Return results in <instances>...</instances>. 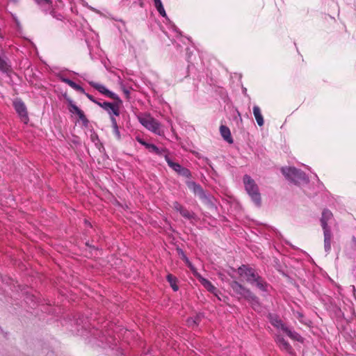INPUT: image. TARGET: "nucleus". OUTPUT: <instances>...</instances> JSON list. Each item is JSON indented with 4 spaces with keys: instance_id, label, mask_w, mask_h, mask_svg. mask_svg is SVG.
<instances>
[{
    "instance_id": "obj_1",
    "label": "nucleus",
    "mask_w": 356,
    "mask_h": 356,
    "mask_svg": "<svg viewBox=\"0 0 356 356\" xmlns=\"http://www.w3.org/2000/svg\"><path fill=\"white\" fill-rule=\"evenodd\" d=\"M238 273L248 283L255 285L262 291H267L268 283L258 274L255 269L248 266L243 265L238 268Z\"/></svg>"
},
{
    "instance_id": "obj_2",
    "label": "nucleus",
    "mask_w": 356,
    "mask_h": 356,
    "mask_svg": "<svg viewBox=\"0 0 356 356\" xmlns=\"http://www.w3.org/2000/svg\"><path fill=\"white\" fill-rule=\"evenodd\" d=\"M229 284L238 299L244 298L251 303L257 304L259 302L258 298L250 291V289L240 284L238 282L232 281Z\"/></svg>"
},
{
    "instance_id": "obj_3",
    "label": "nucleus",
    "mask_w": 356,
    "mask_h": 356,
    "mask_svg": "<svg viewBox=\"0 0 356 356\" xmlns=\"http://www.w3.org/2000/svg\"><path fill=\"white\" fill-rule=\"evenodd\" d=\"M243 183L245 191L251 197L254 204L259 207L261 203V194L259 191L258 186L255 181L248 175L243 177Z\"/></svg>"
},
{
    "instance_id": "obj_4",
    "label": "nucleus",
    "mask_w": 356,
    "mask_h": 356,
    "mask_svg": "<svg viewBox=\"0 0 356 356\" xmlns=\"http://www.w3.org/2000/svg\"><path fill=\"white\" fill-rule=\"evenodd\" d=\"M138 119L143 126L152 132L159 136L163 134V131L161 129L160 123L149 114L145 113L139 115Z\"/></svg>"
},
{
    "instance_id": "obj_5",
    "label": "nucleus",
    "mask_w": 356,
    "mask_h": 356,
    "mask_svg": "<svg viewBox=\"0 0 356 356\" xmlns=\"http://www.w3.org/2000/svg\"><path fill=\"white\" fill-rule=\"evenodd\" d=\"M282 172L286 178L294 182L305 181L306 179L305 174L296 168H282Z\"/></svg>"
},
{
    "instance_id": "obj_6",
    "label": "nucleus",
    "mask_w": 356,
    "mask_h": 356,
    "mask_svg": "<svg viewBox=\"0 0 356 356\" xmlns=\"http://www.w3.org/2000/svg\"><path fill=\"white\" fill-rule=\"evenodd\" d=\"M89 83L92 88L98 90L100 93L103 94L104 95L118 102L120 104L122 103V101L119 98V97L114 92L108 90L104 86L93 81H90Z\"/></svg>"
},
{
    "instance_id": "obj_7",
    "label": "nucleus",
    "mask_w": 356,
    "mask_h": 356,
    "mask_svg": "<svg viewBox=\"0 0 356 356\" xmlns=\"http://www.w3.org/2000/svg\"><path fill=\"white\" fill-rule=\"evenodd\" d=\"M165 159L166 162L168 163V165L172 168L175 172H177L179 175H181L184 177H191V172L188 169L182 167L181 165H179L177 163H175L172 161H171L168 155H165Z\"/></svg>"
},
{
    "instance_id": "obj_8",
    "label": "nucleus",
    "mask_w": 356,
    "mask_h": 356,
    "mask_svg": "<svg viewBox=\"0 0 356 356\" xmlns=\"http://www.w3.org/2000/svg\"><path fill=\"white\" fill-rule=\"evenodd\" d=\"M14 107L22 121L26 124L29 122V116L24 103L22 101H15L14 102Z\"/></svg>"
},
{
    "instance_id": "obj_9",
    "label": "nucleus",
    "mask_w": 356,
    "mask_h": 356,
    "mask_svg": "<svg viewBox=\"0 0 356 356\" xmlns=\"http://www.w3.org/2000/svg\"><path fill=\"white\" fill-rule=\"evenodd\" d=\"M187 186L188 188L193 192L195 195L197 196L202 200L207 199L205 193L200 185L197 184L193 181H189L187 183Z\"/></svg>"
},
{
    "instance_id": "obj_10",
    "label": "nucleus",
    "mask_w": 356,
    "mask_h": 356,
    "mask_svg": "<svg viewBox=\"0 0 356 356\" xmlns=\"http://www.w3.org/2000/svg\"><path fill=\"white\" fill-rule=\"evenodd\" d=\"M275 342L282 350H284L289 353L292 352L293 348L291 346L282 335L277 334L276 336Z\"/></svg>"
},
{
    "instance_id": "obj_11",
    "label": "nucleus",
    "mask_w": 356,
    "mask_h": 356,
    "mask_svg": "<svg viewBox=\"0 0 356 356\" xmlns=\"http://www.w3.org/2000/svg\"><path fill=\"white\" fill-rule=\"evenodd\" d=\"M333 218L332 213L328 209H324L322 212V216L321 218V223L323 231L330 230L327 222Z\"/></svg>"
},
{
    "instance_id": "obj_12",
    "label": "nucleus",
    "mask_w": 356,
    "mask_h": 356,
    "mask_svg": "<svg viewBox=\"0 0 356 356\" xmlns=\"http://www.w3.org/2000/svg\"><path fill=\"white\" fill-rule=\"evenodd\" d=\"M97 104L104 110L107 111L110 114L112 113L116 116L120 115L118 106L112 103L104 102L103 103H97Z\"/></svg>"
},
{
    "instance_id": "obj_13",
    "label": "nucleus",
    "mask_w": 356,
    "mask_h": 356,
    "mask_svg": "<svg viewBox=\"0 0 356 356\" xmlns=\"http://www.w3.org/2000/svg\"><path fill=\"white\" fill-rule=\"evenodd\" d=\"M270 322L273 326L277 329L282 330L283 332L287 327L286 325L283 323L282 320L277 316H270Z\"/></svg>"
},
{
    "instance_id": "obj_14",
    "label": "nucleus",
    "mask_w": 356,
    "mask_h": 356,
    "mask_svg": "<svg viewBox=\"0 0 356 356\" xmlns=\"http://www.w3.org/2000/svg\"><path fill=\"white\" fill-rule=\"evenodd\" d=\"M220 131L222 137L224 138L225 140H226L227 143L230 144L233 143V139L231 136V132L227 127L225 125H221L220 127Z\"/></svg>"
},
{
    "instance_id": "obj_15",
    "label": "nucleus",
    "mask_w": 356,
    "mask_h": 356,
    "mask_svg": "<svg viewBox=\"0 0 356 356\" xmlns=\"http://www.w3.org/2000/svg\"><path fill=\"white\" fill-rule=\"evenodd\" d=\"M253 114L259 127H262L264 124V120L260 108L258 106L253 107Z\"/></svg>"
},
{
    "instance_id": "obj_16",
    "label": "nucleus",
    "mask_w": 356,
    "mask_h": 356,
    "mask_svg": "<svg viewBox=\"0 0 356 356\" xmlns=\"http://www.w3.org/2000/svg\"><path fill=\"white\" fill-rule=\"evenodd\" d=\"M200 283L210 292L214 293L217 296L218 289L211 284L210 281L208 280L203 278L202 277H200Z\"/></svg>"
},
{
    "instance_id": "obj_17",
    "label": "nucleus",
    "mask_w": 356,
    "mask_h": 356,
    "mask_svg": "<svg viewBox=\"0 0 356 356\" xmlns=\"http://www.w3.org/2000/svg\"><path fill=\"white\" fill-rule=\"evenodd\" d=\"M324 234V247L327 252H329L331 250V238L332 234L330 230L323 231Z\"/></svg>"
},
{
    "instance_id": "obj_18",
    "label": "nucleus",
    "mask_w": 356,
    "mask_h": 356,
    "mask_svg": "<svg viewBox=\"0 0 356 356\" xmlns=\"http://www.w3.org/2000/svg\"><path fill=\"white\" fill-rule=\"evenodd\" d=\"M63 81L67 84L69 86H70L72 88L74 89L75 90L79 92L81 94H86L85 90L79 85L76 84L73 81L69 79H63Z\"/></svg>"
},
{
    "instance_id": "obj_19",
    "label": "nucleus",
    "mask_w": 356,
    "mask_h": 356,
    "mask_svg": "<svg viewBox=\"0 0 356 356\" xmlns=\"http://www.w3.org/2000/svg\"><path fill=\"white\" fill-rule=\"evenodd\" d=\"M149 152H154L157 155H160V156H162L163 155L165 156V155H167L166 154V150L163 149H159L154 144H150V143H148V145H147V147H146Z\"/></svg>"
},
{
    "instance_id": "obj_20",
    "label": "nucleus",
    "mask_w": 356,
    "mask_h": 356,
    "mask_svg": "<svg viewBox=\"0 0 356 356\" xmlns=\"http://www.w3.org/2000/svg\"><path fill=\"white\" fill-rule=\"evenodd\" d=\"M284 332L293 341H302V337L298 332L291 330L288 327L285 329Z\"/></svg>"
},
{
    "instance_id": "obj_21",
    "label": "nucleus",
    "mask_w": 356,
    "mask_h": 356,
    "mask_svg": "<svg viewBox=\"0 0 356 356\" xmlns=\"http://www.w3.org/2000/svg\"><path fill=\"white\" fill-rule=\"evenodd\" d=\"M10 69V66L8 64L6 57L0 54V71L6 72L9 71Z\"/></svg>"
},
{
    "instance_id": "obj_22",
    "label": "nucleus",
    "mask_w": 356,
    "mask_h": 356,
    "mask_svg": "<svg viewBox=\"0 0 356 356\" xmlns=\"http://www.w3.org/2000/svg\"><path fill=\"white\" fill-rule=\"evenodd\" d=\"M167 280L170 283V286L173 289L174 291H177L179 289V287L177 284V278L172 274L167 275Z\"/></svg>"
},
{
    "instance_id": "obj_23",
    "label": "nucleus",
    "mask_w": 356,
    "mask_h": 356,
    "mask_svg": "<svg viewBox=\"0 0 356 356\" xmlns=\"http://www.w3.org/2000/svg\"><path fill=\"white\" fill-rule=\"evenodd\" d=\"M77 115L79 116V119L81 122L82 124L85 127H88L89 121L85 115L83 111L81 110Z\"/></svg>"
},
{
    "instance_id": "obj_24",
    "label": "nucleus",
    "mask_w": 356,
    "mask_h": 356,
    "mask_svg": "<svg viewBox=\"0 0 356 356\" xmlns=\"http://www.w3.org/2000/svg\"><path fill=\"white\" fill-rule=\"evenodd\" d=\"M69 111L74 114H78L79 111H81V109L76 106L74 104H73L72 101H69Z\"/></svg>"
},
{
    "instance_id": "obj_25",
    "label": "nucleus",
    "mask_w": 356,
    "mask_h": 356,
    "mask_svg": "<svg viewBox=\"0 0 356 356\" xmlns=\"http://www.w3.org/2000/svg\"><path fill=\"white\" fill-rule=\"evenodd\" d=\"M35 1L40 6L48 5L51 6L52 5L51 0H35Z\"/></svg>"
},
{
    "instance_id": "obj_26",
    "label": "nucleus",
    "mask_w": 356,
    "mask_h": 356,
    "mask_svg": "<svg viewBox=\"0 0 356 356\" xmlns=\"http://www.w3.org/2000/svg\"><path fill=\"white\" fill-rule=\"evenodd\" d=\"M157 11L159 12V13L162 16V17H165L166 16V13H165V10L163 8V4H161V5H159L157 7H156Z\"/></svg>"
},
{
    "instance_id": "obj_27",
    "label": "nucleus",
    "mask_w": 356,
    "mask_h": 356,
    "mask_svg": "<svg viewBox=\"0 0 356 356\" xmlns=\"http://www.w3.org/2000/svg\"><path fill=\"white\" fill-rule=\"evenodd\" d=\"M181 215L187 219H191L193 218V213L190 212L188 209H186Z\"/></svg>"
},
{
    "instance_id": "obj_28",
    "label": "nucleus",
    "mask_w": 356,
    "mask_h": 356,
    "mask_svg": "<svg viewBox=\"0 0 356 356\" xmlns=\"http://www.w3.org/2000/svg\"><path fill=\"white\" fill-rule=\"evenodd\" d=\"M113 134L115 136V138H117V140H120V131L118 129V127L116 126V127H113Z\"/></svg>"
},
{
    "instance_id": "obj_29",
    "label": "nucleus",
    "mask_w": 356,
    "mask_h": 356,
    "mask_svg": "<svg viewBox=\"0 0 356 356\" xmlns=\"http://www.w3.org/2000/svg\"><path fill=\"white\" fill-rule=\"evenodd\" d=\"M181 206H182V205H181L179 202H174L172 203V208H173L175 210H176V211H179V209H181Z\"/></svg>"
},
{
    "instance_id": "obj_30",
    "label": "nucleus",
    "mask_w": 356,
    "mask_h": 356,
    "mask_svg": "<svg viewBox=\"0 0 356 356\" xmlns=\"http://www.w3.org/2000/svg\"><path fill=\"white\" fill-rule=\"evenodd\" d=\"M136 140L140 143L142 145L145 146V147H147V145H148L147 143H146L143 139H142L141 138H139V137H137L136 138Z\"/></svg>"
},
{
    "instance_id": "obj_31",
    "label": "nucleus",
    "mask_w": 356,
    "mask_h": 356,
    "mask_svg": "<svg viewBox=\"0 0 356 356\" xmlns=\"http://www.w3.org/2000/svg\"><path fill=\"white\" fill-rule=\"evenodd\" d=\"M91 102L95 103L97 104V103H99L98 102H97L95 98L93 97V96H92L91 95L88 94V93H86L84 94Z\"/></svg>"
},
{
    "instance_id": "obj_32",
    "label": "nucleus",
    "mask_w": 356,
    "mask_h": 356,
    "mask_svg": "<svg viewBox=\"0 0 356 356\" xmlns=\"http://www.w3.org/2000/svg\"><path fill=\"white\" fill-rule=\"evenodd\" d=\"M111 120L113 127L118 126L116 120L113 116H111Z\"/></svg>"
},
{
    "instance_id": "obj_33",
    "label": "nucleus",
    "mask_w": 356,
    "mask_h": 356,
    "mask_svg": "<svg viewBox=\"0 0 356 356\" xmlns=\"http://www.w3.org/2000/svg\"><path fill=\"white\" fill-rule=\"evenodd\" d=\"M155 7H157L159 5L162 4L161 0H154Z\"/></svg>"
},
{
    "instance_id": "obj_34",
    "label": "nucleus",
    "mask_w": 356,
    "mask_h": 356,
    "mask_svg": "<svg viewBox=\"0 0 356 356\" xmlns=\"http://www.w3.org/2000/svg\"><path fill=\"white\" fill-rule=\"evenodd\" d=\"M186 263H187V264H188V267H190V268H191V269H192V270H193V266H192V265H191V262L188 261V259L187 258H186Z\"/></svg>"
},
{
    "instance_id": "obj_35",
    "label": "nucleus",
    "mask_w": 356,
    "mask_h": 356,
    "mask_svg": "<svg viewBox=\"0 0 356 356\" xmlns=\"http://www.w3.org/2000/svg\"><path fill=\"white\" fill-rule=\"evenodd\" d=\"M186 209L185 207L181 206V209H179L178 211L180 213V214H181Z\"/></svg>"
},
{
    "instance_id": "obj_36",
    "label": "nucleus",
    "mask_w": 356,
    "mask_h": 356,
    "mask_svg": "<svg viewBox=\"0 0 356 356\" xmlns=\"http://www.w3.org/2000/svg\"><path fill=\"white\" fill-rule=\"evenodd\" d=\"M124 92L125 93L126 96L127 98H129V92L127 90V89H124Z\"/></svg>"
},
{
    "instance_id": "obj_37",
    "label": "nucleus",
    "mask_w": 356,
    "mask_h": 356,
    "mask_svg": "<svg viewBox=\"0 0 356 356\" xmlns=\"http://www.w3.org/2000/svg\"><path fill=\"white\" fill-rule=\"evenodd\" d=\"M352 240H353V242L354 243V244H355V246H356V238H355V237H354V236H353V238H352Z\"/></svg>"
}]
</instances>
